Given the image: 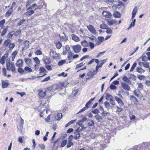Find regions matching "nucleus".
<instances>
[{"instance_id": "nucleus-1", "label": "nucleus", "mask_w": 150, "mask_h": 150, "mask_svg": "<svg viewBox=\"0 0 150 150\" xmlns=\"http://www.w3.org/2000/svg\"><path fill=\"white\" fill-rule=\"evenodd\" d=\"M6 65L7 69L8 70H11L12 72H14L15 70V65L14 63H10V60L9 59L8 61V59L6 60Z\"/></svg>"}, {"instance_id": "nucleus-2", "label": "nucleus", "mask_w": 150, "mask_h": 150, "mask_svg": "<svg viewBox=\"0 0 150 150\" xmlns=\"http://www.w3.org/2000/svg\"><path fill=\"white\" fill-rule=\"evenodd\" d=\"M72 48L75 53H78L80 52L81 47L80 45H77L72 46Z\"/></svg>"}, {"instance_id": "nucleus-3", "label": "nucleus", "mask_w": 150, "mask_h": 150, "mask_svg": "<svg viewBox=\"0 0 150 150\" xmlns=\"http://www.w3.org/2000/svg\"><path fill=\"white\" fill-rule=\"evenodd\" d=\"M107 59H103V60H100L98 64H97L96 67V71L98 72V69L99 68L101 67L102 65L107 61Z\"/></svg>"}, {"instance_id": "nucleus-4", "label": "nucleus", "mask_w": 150, "mask_h": 150, "mask_svg": "<svg viewBox=\"0 0 150 150\" xmlns=\"http://www.w3.org/2000/svg\"><path fill=\"white\" fill-rule=\"evenodd\" d=\"M87 27L88 30L92 33L93 34H95L96 33V30L92 25H90L87 26Z\"/></svg>"}, {"instance_id": "nucleus-5", "label": "nucleus", "mask_w": 150, "mask_h": 150, "mask_svg": "<svg viewBox=\"0 0 150 150\" xmlns=\"http://www.w3.org/2000/svg\"><path fill=\"white\" fill-rule=\"evenodd\" d=\"M114 98L120 107H122L124 106L123 102L120 98L116 96Z\"/></svg>"}, {"instance_id": "nucleus-6", "label": "nucleus", "mask_w": 150, "mask_h": 150, "mask_svg": "<svg viewBox=\"0 0 150 150\" xmlns=\"http://www.w3.org/2000/svg\"><path fill=\"white\" fill-rule=\"evenodd\" d=\"M23 61L21 59H18L16 63V66L19 67H22L23 65Z\"/></svg>"}, {"instance_id": "nucleus-7", "label": "nucleus", "mask_w": 150, "mask_h": 150, "mask_svg": "<svg viewBox=\"0 0 150 150\" xmlns=\"http://www.w3.org/2000/svg\"><path fill=\"white\" fill-rule=\"evenodd\" d=\"M8 56V53L5 54L0 59V62L3 65L5 63V60L6 58Z\"/></svg>"}, {"instance_id": "nucleus-8", "label": "nucleus", "mask_w": 150, "mask_h": 150, "mask_svg": "<svg viewBox=\"0 0 150 150\" xmlns=\"http://www.w3.org/2000/svg\"><path fill=\"white\" fill-rule=\"evenodd\" d=\"M121 86L123 89L129 91L130 89V87L129 86L127 83H121Z\"/></svg>"}, {"instance_id": "nucleus-9", "label": "nucleus", "mask_w": 150, "mask_h": 150, "mask_svg": "<svg viewBox=\"0 0 150 150\" xmlns=\"http://www.w3.org/2000/svg\"><path fill=\"white\" fill-rule=\"evenodd\" d=\"M46 91L45 90H41L39 93L38 95L41 98H43L46 95Z\"/></svg>"}, {"instance_id": "nucleus-10", "label": "nucleus", "mask_w": 150, "mask_h": 150, "mask_svg": "<svg viewBox=\"0 0 150 150\" xmlns=\"http://www.w3.org/2000/svg\"><path fill=\"white\" fill-rule=\"evenodd\" d=\"M34 13V10H30L24 13L25 15L27 17H29L31 16Z\"/></svg>"}, {"instance_id": "nucleus-11", "label": "nucleus", "mask_w": 150, "mask_h": 150, "mask_svg": "<svg viewBox=\"0 0 150 150\" xmlns=\"http://www.w3.org/2000/svg\"><path fill=\"white\" fill-rule=\"evenodd\" d=\"M130 99L132 101L134 102L135 104H137L138 102V100L133 96H130Z\"/></svg>"}, {"instance_id": "nucleus-12", "label": "nucleus", "mask_w": 150, "mask_h": 150, "mask_svg": "<svg viewBox=\"0 0 150 150\" xmlns=\"http://www.w3.org/2000/svg\"><path fill=\"white\" fill-rule=\"evenodd\" d=\"M102 14L104 16L107 18H109L111 16V13L109 12L104 11L103 12Z\"/></svg>"}, {"instance_id": "nucleus-13", "label": "nucleus", "mask_w": 150, "mask_h": 150, "mask_svg": "<svg viewBox=\"0 0 150 150\" xmlns=\"http://www.w3.org/2000/svg\"><path fill=\"white\" fill-rule=\"evenodd\" d=\"M137 6H135L134 7V8L133 9L132 13V20L135 17L136 13H137Z\"/></svg>"}, {"instance_id": "nucleus-14", "label": "nucleus", "mask_w": 150, "mask_h": 150, "mask_svg": "<svg viewBox=\"0 0 150 150\" xmlns=\"http://www.w3.org/2000/svg\"><path fill=\"white\" fill-rule=\"evenodd\" d=\"M98 72L96 71L95 70L88 72L87 73V75L88 76L91 77L93 76L96 74Z\"/></svg>"}, {"instance_id": "nucleus-15", "label": "nucleus", "mask_w": 150, "mask_h": 150, "mask_svg": "<svg viewBox=\"0 0 150 150\" xmlns=\"http://www.w3.org/2000/svg\"><path fill=\"white\" fill-rule=\"evenodd\" d=\"M80 132H77V131L76 130L75 132L74 133V139L76 140L79 139L80 137Z\"/></svg>"}, {"instance_id": "nucleus-16", "label": "nucleus", "mask_w": 150, "mask_h": 150, "mask_svg": "<svg viewBox=\"0 0 150 150\" xmlns=\"http://www.w3.org/2000/svg\"><path fill=\"white\" fill-rule=\"evenodd\" d=\"M95 99V97L91 98L86 104L85 107L87 109L89 107L90 105L91 104V102Z\"/></svg>"}, {"instance_id": "nucleus-17", "label": "nucleus", "mask_w": 150, "mask_h": 150, "mask_svg": "<svg viewBox=\"0 0 150 150\" xmlns=\"http://www.w3.org/2000/svg\"><path fill=\"white\" fill-rule=\"evenodd\" d=\"M39 71H40V72H39V74L40 75L42 73H43L44 74L43 75L46 74V73H47V71L46 69L44 68L43 67H40V68Z\"/></svg>"}, {"instance_id": "nucleus-18", "label": "nucleus", "mask_w": 150, "mask_h": 150, "mask_svg": "<svg viewBox=\"0 0 150 150\" xmlns=\"http://www.w3.org/2000/svg\"><path fill=\"white\" fill-rule=\"evenodd\" d=\"M134 94L137 97H139L140 95L141 92L138 89L134 90L133 91Z\"/></svg>"}, {"instance_id": "nucleus-19", "label": "nucleus", "mask_w": 150, "mask_h": 150, "mask_svg": "<svg viewBox=\"0 0 150 150\" xmlns=\"http://www.w3.org/2000/svg\"><path fill=\"white\" fill-rule=\"evenodd\" d=\"M71 37L72 39L75 42H78L79 41L80 39L76 35H75L74 34H72L71 35Z\"/></svg>"}, {"instance_id": "nucleus-20", "label": "nucleus", "mask_w": 150, "mask_h": 150, "mask_svg": "<svg viewBox=\"0 0 150 150\" xmlns=\"http://www.w3.org/2000/svg\"><path fill=\"white\" fill-rule=\"evenodd\" d=\"M44 62L45 64H50V58L47 57L44 59Z\"/></svg>"}, {"instance_id": "nucleus-21", "label": "nucleus", "mask_w": 150, "mask_h": 150, "mask_svg": "<svg viewBox=\"0 0 150 150\" xmlns=\"http://www.w3.org/2000/svg\"><path fill=\"white\" fill-rule=\"evenodd\" d=\"M122 79L125 82L128 84L130 85L131 84L130 81L126 76H125L123 77Z\"/></svg>"}, {"instance_id": "nucleus-22", "label": "nucleus", "mask_w": 150, "mask_h": 150, "mask_svg": "<svg viewBox=\"0 0 150 150\" xmlns=\"http://www.w3.org/2000/svg\"><path fill=\"white\" fill-rule=\"evenodd\" d=\"M18 53V52L15 51L13 52L12 54L11 55V60L12 61H13L14 60L15 58Z\"/></svg>"}, {"instance_id": "nucleus-23", "label": "nucleus", "mask_w": 150, "mask_h": 150, "mask_svg": "<svg viewBox=\"0 0 150 150\" xmlns=\"http://www.w3.org/2000/svg\"><path fill=\"white\" fill-rule=\"evenodd\" d=\"M13 9L10 8L6 12L5 15L6 16L8 17L10 16L13 12Z\"/></svg>"}, {"instance_id": "nucleus-24", "label": "nucleus", "mask_w": 150, "mask_h": 150, "mask_svg": "<svg viewBox=\"0 0 150 150\" xmlns=\"http://www.w3.org/2000/svg\"><path fill=\"white\" fill-rule=\"evenodd\" d=\"M136 71L137 72L140 74L144 73L145 71L142 68L139 67H138L137 68Z\"/></svg>"}, {"instance_id": "nucleus-25", "label": "nucleus", "mask_w": 150, "mask_h": 150, "mask_svg": "<svg viewBox=\"0 0 150 150\" xmlns=\"http://www.w3.org/2000/svg\"><path fill=\"white\" fill-rule=\"evenodd\" d=\"M63 35L62 36L60 37V40L61 41H66L67 40L66 36L64 33H63Z\"/></svg>"}, {"instance_id": "nucleus-26", "label": "nucleus", "mask_w": 150, "mask_h": 150, "mask_svg": "<svg viewBox=\"0 0 150 150\" xmlns=\"http://www.w3.org/2000/svg\"><path fill=\"white\" fill-rule=\"evenodd\" d=\"M113 97L111 95L109 94L108 93L106 94V99L108 100H110L113 99Z\"/></svg>"}, {"instance_id": "nucleus-27", "label": "nucleus", "mask_w": 150, "mask_h": 150, "mask_svg": "<svg viewBox=\"0 0 150 150\" xmlns=\"http://www.w3.org/2000/svg\"><path fill=\"white\" fill-rule=\"evenodd\" d=\"M25 46L24 48L25 49H28L29 47V42L28 40H26L24 42Z\"/></svg>"}, {"instance_id": "nucleus-28", "label": "nucleus", "mask_w": 150, "mask_h": 150, "mask_svg": "<svg viewBox=\"0 0 150 150\" xmlns=\"http://www.w3.org/2000/svg\"><path fill=\"white\" fill-rule=\"evenodd\" d=\"M25 20L24 18L20 19L19 20L18 23H17V26H19V25H21L23 24L25 22Z\"/></svg>"}, {"instance_id": "nucleus-29", "label": "nucleus", "mask_w": 150, "mask_h": 150, "mask_svg": "<svg viewBox=\"0 0 150 150\" xmlns=\"http://www.w3.org/2000/svg\"><path fill=\"white\" fill-rule=\"evenodd\" d=\"M113 16L116 18H120V12L116 11L113 14Z\"/></svg>"}, {"instance_id": "nucleus-30", "label": "nucleus", "mask_w": 150, "mask_h": 150, "mask_svg": "<svg viewBox=\"0 0 150 150\" xmlns=\"http://www.w3.org/2000/svg\"><path fill=\"white\" fill-rule=\"evenodd\" d=\"M25 61L27 65H30L31 64V59L29 58H26L25 59Z\"/></svg>"}, {"instance_id": "nucleus-31", "label": "nucleus", "mask_w": 150, "mask_h": 150, "mask_svg": "<svg viewBox=\"0 0 150 150\" xmlns=\"http://www.w3.org/2000/svg\"><path fill=\"white\" fill-rule=\"evenodd\" d=\"M104 104L105 107L107 108V109L108 110L110 108V106L109 103L107 101H105L104 103Z\"/></svg>"}, {"instance_id": "nucleus-32", "label": "nucleus", "mask_w": 150, "mask_h": 150, "mask_svg": "<svg viewBox=\"0 0 150 150\" xmlns=\"http://www.w3.org/2000/svg\"><path fill=\"white\" fill-rule=\"evenodd\" d=\"M95 117L98 120V122L100 121L103 119L102 117L98 115H96L95 116Z\"/></svg>"}, {"instance_id": "nucleus-33", "label": "nucleus", "mask_w": 150, "mask_h": 150, "mask_svg": "<svg viewBox=\"0 0 150 150\" xmlns=\"http://www.w3.org/2000/svg\"><path fill=\"white\" fill-rule=\"evenodd\" d=\"M116 21L114 20H112L111 21H108L107 22V24L110 25H112L113 24L116 23Z\"/></svg>"}, {"instance_id": "nucleus-34", "label": "nucleus", "mask_w": 150, "mask_h": 150, "mask_svg": "<svg viewBox=\"0 0 150 150\" xmlns=\"http://www.w3.org/2000/svg\"><path fill=\"white\" fill-rule=\"evenodd\" d=\"M105 2L109 5H112L113 3L114 0H104Z\"/></svg>"}, {"instance_id": "nucleus-35", "label": "nucleus", "mask_w": 150, "mask_h": 150, "mask_svg": "<svg viewBox=\"0 0 150 150\" xmlns=\"http://www.w3.org/2000/svg\"><path fill=\"white\" fill-rule=\"evenodd\" d=\"M106 32L108 34H112V30L109 28L108 27L106 29Z\"/></svg>"}, {"instance_id": "nucleus-36", "label": "nucleus", "mask_w": 150, "mask_h": 150, "mask_svg": "<svg viewBox=\"0 0 150 150\" xmlns=\"http://www.w3.org/2000/svg\"><path fill=\"white\" fill-rule=\"evenodd\" d=\"M46 75V74H44V75H43L42 76H36V77H35L34 76H32V78H27V79H30V80H33V79H34L37 78H38V77H43V76H45V75Z\"/></svg>"}, {"instance_id": "nucleus-37", "label": "nucleus", "mask_w": 150, "mask_h": 150, "mask_svg": "<svg viewBox=\"0 0 150 150\" xmlns=\"http://www.w3.org/2000/svg\"><path fill=\"white\" fill-rule=\"evenodd\" d=\"M81 44L83 47H87L88 45V43L86 40L82 41L81 42Z\"/></svg>"}, {"instance_id": "nucleus-38", "label": "nucleus", "mask_w": 150, "mask_h": 150, "mask_svg": "<svg viewBox=\"0 0 150 150\" xmlns=\"http://www.w3.org/2000/svg\"><path fill=\"white\" fill-rule=\"evenodd\" d=\"M2 87L3 88H6L8 85V83H7L3 81L2 83Z\"/></svg>"}, {"instance_id": "nucleus-39", "label": "nucleus", "mask_w": 150, "mask_h": 150, "mask_svg": "<svg viewBox=\"0 0 150 150\" xmlns=\"http://www.w3.org/2000/svg\"><path fill=\"white\" fill-rule=\"evenodd\" d=\"M62 43L59 42H58L56 44L57 48L58 49H60L62 46Z\"/></svg>"}, {"instance_id": "nucleus-40", "label": "nucleus", "mask_w": 150, "mask_h": 150, "mask_svg": "<svg viewBox=\"0 0 150 150\" xmlns=\"http://www.w3.org/2000/svg\"><path fill=\"white\" fill-rule=\"evenodd\" d=\"M142 63V64H143L144 66L147 68L149 67V63L147 62H139V64Z\"/></svg>"}, {"instance_id": "nucleus-41", "label": "nucleus", "mask_w": 150, "mask_h": 150, "mask_svg": "<svg viewBox=\"0 0 150 150\" xmlns=\"http://www.w3.org/2000/svg\"><path fill=\"white\" fill-rule=\"evenodd\" d=\"M68 53L67 58L69 60H70L71 59V58L73 56V53L71 51L70 52H69Z\"/></svg>"}, {"instance_id": "nucleus-42", "label": "nucleus", "mask_w": 150, "mask_h": 150, "mask_svg": "<svg viewBox=\"0 0 150 150\" xmlns=\"http://www.w3.org/2000/svg\"><path fill=\"white\" fill-rule=\"evenodd\" d=\"M100 27L102 29H106L108 26L107 25L105 24H102L100 25Z\"/></svg>"}, {"instance_id": "nucleus-43", "label": "nucleus", "mask_w": 150, "mask_h": 150, "mask_svg": "<svg viewBox=\"0 0 150 150\" xmlns=\"http://www.w3.org/2000/svg\"><path fill=\"white\" fill-rule=\"evenodd\" d=\"M34 1V0H28L27 2L26 3L25 6L26 7H28L29 6L30 4L33 3Z\"/></svg>"}, {"instance_id": "nucleus-44", "label": "nucleus", "mask_w": 150, "mask_h": 150, "mask_svg": "<svg viewBox=\"0 0 150 150\" xmlns=\"http://www.w3.org/2000/svg\"><path fill=\"white\" fill-rule=\"evenodd\" d=\"M11 41L9 40H7L5 41L4 42V45L7 47V46L10 43Z\"/></svg>"}, {"instance_id": "nucleus-45", "label": "nucleus", "mask_w": 150, "mask_h": 150, "mask_svg": "<svg viewBox=\"0 0 150 150\" xmlns=\"http://www.w3.org/2000/svg\"><path fill=\"white\" fill-rule=\"evenodd\" d=\"M34 62L37 64H39L40 63V61L39 59L37 57H35L33 58Z\"/></svg>"}, {"instance_id": "nucleus-46", "label": "nucleus", "mask_w": 150, "mask_h": 150, "mask_svg": "<svg viewBox=\"0 0 150 150\" xmlns=\"http://www.w3.org/2000/svg\"><path fill=\"white\" fill-rule=\"evenodd\" d=\"M67 142V141L66 140H64L61 143V147H64L66 145Z\"/></svg>"}, {"instance_id": "nucleus-47", "label": "nucleus", "mask_w": 150, "mask_h": 150, "mask_svg": "<svg viewBox=\"0 0 150 150\" xmlns=\"http://www.w3.org/2000/svg\"><path fill=\"white\" fill-rule=\"evenodd\" d=\"M137 64L136 62H134L133 64V65L132 66V67L130 69V71L132 72L134 70V69L136 67Z\"/></svg>"}, {"instance_id": "nucleus-48", "label": "nucleus", "mask_w": 150, "mask_h": 150, "mask_svg": "<svg viewBox=\"0 0 150 150\" xmlns=\"http://www.w3.org/2000/svg\"><path fill=\"white\" fill-rule=\"evenodd\" d=\"M65 62H66L65 60H64V59L58 62V65L59 66H61L62 65L64 64L65 63Z\"/></svg>"}, {"instance_id": "nucleus-49", "label": "nucleus", "mask_w": 150, "mask_h": 150, "mask_svg": "<svg viewBox=\"0 0 150 150\" xmlns=\"http://www.w3.org/2000/svg\"><path fill=\"white\" fill-rule=\"evenodd\" d=\"M73 145V143L72 141H68V143L67 144V147L69 148Z\"/></svg>"}, {"instance_id": "nucleus-50", "label": "nucleus", "mask_w": 150, "mask_h": 150, "mask_svg": "<svg viewBox=\"0 0 150 150\" xmlns=\"http://www.w3.org/2000/svg\"><path fill=\"white\" fill-rule=\"evenodd\" d=\"M8 29L7 28H5L2 31V32L1 33V35L3 36H4V35H5V34L6 33Z\"/></svg>"}, {"instance_id": "nucleus-51", "label": "nucleus", "mask_w": 150, "mask_h": 150, "mask_svg": "<svg viewBox=\"0 0 150 150\" xmlns=\"http://www.w3.org/2000/svg\"><path fill=\"white\" fill-rule=\"evenodd\" d=\"M122 107H120L118 106H117L116 107L117 108V110H116V112H121L122 111V109L121 108Z\"/></svg>"}, {"instance_id": "nucleus-52", "label": "nucleus", "mask_w": 150, "mask_h": 150, "mask_svg": "<svg viewBox=\"0 0 150 150\" xmlns=\"http://www.w3.org/2000/svg\"><path fill=\"white\" fill-rule=\"evenodd\" d=\"M24 69L25 71H27L29 72H31L32 71V69L28 67H25Z\"/></svg>"}, {"instance_id": "nucleus-53", "label": "nucleus", "mask_w": 150, "mask_h": 150, "mask_svg": "<svg viewBox=\"0 0 150 150\" xmlns=\"http://www.w3.org/2000/svg\"><path fill=\"white\" fill-rule=\"evenodd\" d=\"M105 51H104L103 52H100L97 55L96 57L97 58L98 57H100L101 56L103 55L104 54L105 52Z\"/></svg>"}, {"instance_id": "nucleus-54", "label": "nucleus", "mask_w": 150, "mask_h": 150, "mask_svg": "<svg viewBox=\"0 0 150 150\" xmlns=\"http://www.w3.org/2000/svg\"><path fill=\"white\" fill-rule=\"evenodd\" d=\"M88 125L89 126H93L94 124V121L92 120H90V122H89L88 123Z\"/></svg>"}, {"instance_id": "nucleus-55", "label": "nucleus", "mask_w": 150, "mask_h": 150, "mask_svg": "<svg viewBox=\"0 0 150 150\" xmlns=\"http://www.w3.org/2000/svg\"><path fill=\"white\" fill-rule=\"evenodd\" d=\"M98 40L101 43L104 41V38L103 37H98Z\"/></svg>"}, {"instance_id": "nucleus-56", "label": "nucleus", "mask_w": 150, "mask_h": 150, "mask_svg": "<svg viewBox=\"0 0 150 150\" xmlns=\"http://www.w3.org/2000/svg\"><path fill=\"white\" fill-rule=\"evenodd\" d=\"M57 117L58 118L57 119V120H59L62 117V114L61 113H58L57 115Z\"/></svg>"}, {"instance_id": "nucleus-57", "label": "nucleus", "mask_w": 150, "mask_h": 150, "mask_svg": "<svg viewBox=\"0 0 150 150\" xmlns=\"http://www.w3.org/2000/svg\"><path fill=\"white\" fill-rule=\"evenodd\" d=\"M65 50L68 53L69 52H70L71 51L70 48L67 45H66L65 46Z\"/></svg>"}, {"instance_id": "nucleus-58", "label": "nucleus", "mask_w": 150, "mask_h": 150, "mask_svg": "<svg viewBox=\"0 0 150 150\" xmlns=\"http://www.w3.org/2000/svg\"><path fill=\"white\" fill-rule=\"evenodd\" d=\"M15 45L13 43L10 44L9 45V48L11 50H12L15 47Z\"/></svg>"}, {"instance_id": "nucleus-59", "label": "nucleus", "mask_w": 150, "mask_h": 150, "mask_svg": "<svg viewBox=\"0 0 150 150\" xmlns=\"http://www.w3.org/2000/svg\"><path fill=\"white\" fill-rule=\"evenodd\" d=\"M138 88H140V90H142L143 89V86L142 83H138Z\"/></svg>"}, {"instance_id": "nucleus-60", "label": "nucleus", "mask_w": 150, "mask_h": 150, "mask_svg": "<svg viewBox=\"0 0 150 150\" xmlns=\"http://www.w3.org/2000/svg\"><path fill=\"white\" fill-rule=\"evenodd\" d=\"M14 34V32L12 31L9 33L8 35V37L9 38H11L13 35Z\"/></svg>"}, {"instance_id": "nucleus-61", "label": "nucleus", "mask_w": 150, "mask_h": 150, "mask_svg": "<svg viewBox=\"0 0 150 150\" xmlns=\"http://www.w3.org/2000/svg\"><path fill=\"white\" fill-rule=\"evenodd\" d=\"M65 73L64 72H63L61 74H58V76H63V77H66L67 76V74H65Z\"/></svg>"}, {"instance_id": "nucleus-62", "label": "nucleus", "mask_w": 150, "mask_h": 150, "mask_svg": "<svg viewBox=\"0 0 150 150\" xmlns=\"http://www.w3.org/2000/svg\"><path fill=\"white\" fill-rule=\"evenodd\" d=\"M5 22V20L4 19L1 21L0 22V27H2L4 24Z\"/></svg>"}, {"instance_id": "nucleus-63", "label": "nucleus", "mask_w": 150, "mask_h": 150, "mask_svg": "<svg viewBox=\"0 0 150 150\" xmlns=\"http://www.w3.org/2000/svg\"><path fill=\"white\" fill-rule=\"evenodd\" d=\"M120 5L119 4L116 5V4H114L112 6V8L114 10L116 9L117 8H118L119 7Z\"/></svg>"}, {"instance_id": "nucleus-64", "label": "nucleus", "mask_w": 150, "mask_h": 150, "mask_svg": "<svg viewBox=\"0 0 150 150\" xmlns=\"http://www.w3.org/2000/svg\"><path fill=\"white\" fill-rule=\"evenodd\" d=\"M45 68L46 69L49 71L52 70V69L50 65H47L45 66Z\"/></svg>"}]
</instances>
